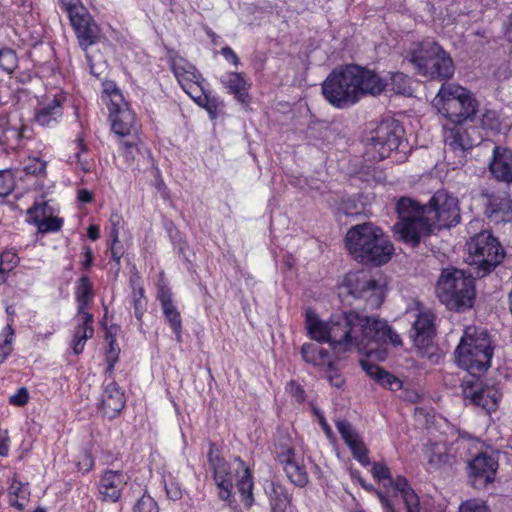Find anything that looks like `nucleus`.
I'll return each instance as SVG.
<instances>
[{"label":"nucleus","mask_w":512,"mask_h":512,"mask_svg":"<svg viewBox=\"0 0 512 512\" xmlns=\"http://www.w3.org/2000/svg\"><path fill=\"white\" fill-rule=\"evenodd\" d=\"M306 328L312 339L329 343L335 353L356 349L370 356L380 344L389 343L394 347L403 344L400 335L386 321L356 311L333 314L322 321L314 311L308 310Z\"/></svg>","instance_id":"nucleus-1"},{"label":"nucleus","mask_w":512,"mask_h":512,"mask_svg":"<svg viewBox=\"0 0 512 512\" xmlns=\"http://www.w3.org/2000/svg\"><path fill=\"white\" fill-rule=\"evenodd\" d=\"M398 221L394 225L399 239L412 246L434 228H450L460 222L458 201L444 190L437 191L428 205H420L408 197H401L396 204Z\"/></svg>","instance_id":"nucleus-2"},{"label":"nucleus","mask_w":512,"mask_h":512,"mask_svg":"<svg viewBox=\"0 0 512 512\" xmlns=\"http://www.w3.org/2000/svg\"><path fill=\"white\" fill-rule=\"evenodd\" d=\"M432 106L447 121L455 124V127L446 129V148L454 153L455 158L466 157L474 143L468 131L458 125L473 120L478 110L477 100L466 88L454 83H443L432 100Z\"/></svg>","instance_id":"nucleus-3"},{"label":"nucleus","mask_w":512,"mask_h":512,"mask_svg":"<svg viewBox=\"0 0 512 512\" xmlns=\"http://www.w3.org/2000/svg\"><path fill=\"white\" fill-rule=\"evenodd\" d=\"M387 84L376 72L358 65L334 69L322 83L324 98L336 108L357 103L364 95H378Z\"/></svg>","instance_id":"nucleus-4"},{"label":"nucleus","mask_w":512,"mask_h":512,"mask_svg":"<svg viewBox=\"0 0 512 512\" xmlns=\"http://www.w3.org/2000/svg\"><path fill=\"white\" fill-rule=\"evenodd\" d=\"M345 246L358 262L376 266L387 263L394 252L382 229L371 222L352 226L346 233Z\"/></svg>","instance_id":"nucleus-5"},{"label":"nucleus","mask_w":512,"mask_h":512,"mask_svg":"<svg viewBox=\"0 0 512 512\" xmlns=\"http://www.w3.org/2000/svg\"><path fill=\"white\" fill-rule=\"evenodd\" d=\"M454 354L457 364L467 370L472 378L486 372L493 356L488 333L476 327H467Z\"/></svg>","instance_id":"nucleus-6"},{"label":"nucleus","mask_w":512,"mask_h":512,"mask_svg":"<svg viewBox=\"0 0 512 512\" xmlns=\"http://www.w3.org/2000/svg\"><path fill=\"white\" fill-rule=\"evenodd\" d=\"M436 294L448 309L466 310L472 307L475 298L474 279L460 269H443L437 281Z\"/></svg>","instance_id":"nucleus-7"},{"label":"nucleus","mask_w":512,"mask_h":512,"mask_svg":"<svg viewBox=\"0 0 512 512\" xmlns=\"http://www.w3.org/2000/svg\"><path fill=\"white\" fill-rule=\"evenodd\" d=\"M467 248V263L475 266L478 277L490 273L504 257V250L499 241L488 231L473 236L467 243Z\"/></svg>","instance_id":"nucleus-8"},{"label":"nucleus","mask_w":512,"mask_h":512,"mask_svg":"<svg viewBox=\"0 0 512 512\" xmlns=\"http://www.w3.org/2000/svg\"><path fill=\"white\" fill-rule=\"evenodd\" d=\"M342 294L362 299L370 309L381 306L385 297L386 285L382 278H375L369 272H349L340 286Z\"/></svg>","instance_id":"nucleus-9"},{"label":"nucleus","mask_w":512,"mask_h":512,"mask_svg":"<svg viewBox=\"0 0 512 512\" xmlns=\"http://www.w3.org/2000/svg\"><path fill=\"white\" fill-rule=\"evenodd\" d=\"M404 129L393 118L382 120L374 129L371 142L366 148V160H386L397 153Z\"/></svg>","instance_id":"nucleus-10"},{"label":"nucleus","mask_w":512,"mask_h":512,"mask_svg":"<svg viewBox=\"0 0 512 512\" xmlns=\"http://www.w3.org/2000/svg\"><path fill=\"white\" fill-rule=\"evenodd\" d=\"M416 311V319L412 325L414 345L421 358L427 359L431 363H438L442 355L433 344L436 334L435 315L420 303H416Z\"/></svg>","instance_id":"nucleus-11"},{"label":"nucleus","mask_w":512,"mask_h":512,"mask_svg":"<svg viewBox=\"0 0 512 512\" xmlns=\"http://www.w3.org/2000/svg\"><path fill=\"white\" fill-rule=\"evenodd\" d=\"M466 404L480 407L490 413L498 408L502 393L494 386H483L476 378L464 380L461 384Z\"/></svg>","instance_id":"nucleus-12"},{"label":"nucleus","mask_w":512,"mask_h":512,"mask_svg":"<svg viewBox=\"0 0 512 512\" xmlns=\"http://www.w3.org/2000/svg\"><path fill=\"white\" fill-rule=\"evenodd\" d=\"M68 16L79 46L83 50H87L100 40L101 30L85 6H77Z\"/></svg>","instance_id":"nucleus-13"},{"label":"nucleus","mask_w":512,"mask_h":512,"mask_svg":"<svg viewBox=\"0 0 512 512\" xmlns=\"http://www.w3.org/2000/svg\"><path fill=\"white\" fill-rule=\"evenodd\" d=\"M497 468L498 462L493 456L480 453L469 462L468 473L475 487H484L494 481Z\"/></svg>","instance_id":"nucleus-14"},{"label":"nucleus","mask_w":512,"mask_h":512,"mask_svg":"<svg viewBox=\"0 0 512 512\" xmlns=\"http://www.w3.org/2000/svg\"><path fill=\"white\" fill-rule=\"evenodd\" d=\"M128 477L120 470H105L99 480L98 492L101 500L115 503L121 498Z\"/></svg>","instance_id":"nucleus-15"},{"label":"nucleus","mask_w":512,"mask_h":512,"mask_svg":"<svg viewBox=\"0 0 512 512\" xmlns=\"http://www.w3.org/2000/svg\"><path fill=\"white\" fill-rule=\"evenodd\" d=\"M208 461L210 468L213 471L216 485L220 490L219 497L222 500L229 499L233 487L232 472L228 463L218 455L217 451L214 450L213 445L208 452Z\"/></svg>","instance_id":"nucleus-16"},{"label":"nucleus","mask_w":512,"mask_h":512,"mask_svg":"<svg viewBox=\"0 0 512 512\" xmlns=\"http://www.w3.org/2000/svg\"><path fill=\"white\" fill-rule=\"evenodd\" d=\"M336 428L346 445L351 450L353 457L363 466L369 465L370 460L368 458V450L362 438L355 431L352 425L346 420H338L336 422Z\"/></svg>","instance_id":"nucleus-17"},{"label":"nucleus","mask_w":512,"mask_h":512,"mask_svg":"<svg viewBox=\"0 0 512 512\" xmlns=\"http://www.w3.org/2000/svg\"><path fill=\"white\" fill-rule=\"evenodd\" d=\"M108 109L111 127L115 134L125 137L130 136L132 132H136L135 115L125 101L122 105H113L108 107Z\"/></svg>","instance_id":"nucleus-18"},{"label":"nucleus","mask_w":512,"mask_h":512,"mask_svg":"<svg viewBox=\"0 0 512 512\" xmlns=\"http://www.w3.org/2000/svg\"><path fill=\"white\" fill-rule=\"evenodd\" d=\"M440 45L432 40L414 43L409 50L408 59L419 74L428 72V65L436 53L440 52Z\"/></svg>","instance_id":"nucleus-19"},{"label":"nucleus","mask_w":512,"mask_h":512,"mask_svg":"<svg viewBox=\"0 0 512 512\" xmlns=\"http://www.w3.org/2000/svg\"><path fill=\"white\" fill-rule=\"evenodd\" d=\"M372 476L387 490H393L401 494L402 498L406 493L414 491L408 480L403 476L392 477L390 469L381 462H374L371 468Z\"/></svg>","instance_id":"nucleus-20"},{"label":"nucleus","mask_w":512,"mask_h":512,"mask_svg":"<svg viewBox=\"0 0 512 512\" xmlns=\"http://www.w3.org/2000/svg\"><path fill=\"white\" fill-rule=\"evenodd\" d=\"M73 320L76 325L73 331L71 348L74 354L79 355L83 352L88 339L93 337V315L91 313H77Z\"/></svg>","instance_id":"nucleus-21"},{"label":"nucleus","mask_w":512,"mask_h":512,"mask_svg":"<svg viewBox=\"0 0 512 512\" xmlns=\"http://www.w3.org/2000/svg\"><path fill=\"white\" fill-rule=\"evenodd\" d=\"M125 407L124 393L115 382L108 383L101 396L100 409L108 419L115 418Z\"/></svg>","instance_id":"nucleus-22"},{"label":"nucleus","mask_w":512,"mask_h":512,"mask_svg":"<svg viewBox=\"0 0 512 512\" xmlns=\"http://www.w3.org/2000/svg\"><path fill=\"white\" fill-rule=\"evenodd\" d=\"M158 300L161 304L162 312L176 335V339L178 341L181 340V332H182V320L180 312L175 307L172 300V293L169 290L161 288L158 292Z\"/></svg>","instance_id":"nucleus-23"},{"label":"nucleus","mask_w":512,"mask_h":512,"mask_svg":"<svg viewBox=\"0 0 512 512\" xmlns=\"http://www.w3.org/2000/svg\"><path fill=\"white\" fill-rule=\"evenodd\" d=\"M427 70L428 72L422 74L423 76H429L432 79L438 80L449 79L454 74L453 60L449 54L440 47V52L434 55Z\"/></svg>","instance_id":"nucleus-24"},{"label":"nucleus","mask_w":512,"mask_h":512,"mask_svg":"<svg viewBox=\"0 0 512 512\" xmlns=\"http://www.w3.org/2000/svg\"><path fill=\"white\" fill-rule=\"evenodd\" d=\"M63 97L54 96L47 103L39 104L35 111V121L41 126H49L62 115Z\"/></svg>","instance_id":"nucleus-25"},{"label":"nucleus","mask_w":512,"mask_h":512,"mask_svg":"<svg viewBox=\"0 0 512 512\" xmlns=\"http://www.w3.org/2000/svg\"><path fill=\"white\" fill-rule=\"evenodd\" d=\"M173 70L183 89L192 96V90L199 88L200 80H202L201 74L190 64L187 66L175 64Z\"/></svg>","instance_id":"nucleus-26"},{"label":"nucleus","mask_w":512,"mask_h":512,"mask_svg":"<svg viewBox=\"0 0 512 512\" xmlns=\"http://www.w3.org/2000/svg\"><path fill=\"white\" fill-rule=\"evenodd\" d=\"M361 365L366 373L370 377L374 378L384 388H388L393 391H397L401 388L402 382L397 377L383 370L378 365L369 363L367 361H361Z\"/></svg>","instance_id":"nucleus-27"},{"label":"nucleus","mask_w":512,"mask_h":512,"mask_svg":"<svg viewBox=\"0 0 512 512\" xmlns=\"http://www.w3.org/2000/svg\"><path fill=\"white\" fill-rule=\"evenodd\" d=\"M300 354L306 363L321 369L325 367L326 364H330V361L332 360L329 353L319 344L315 343L303 344Z\"/></svg>","instance_id":"nucleus-28"},{"label":"nucleus","mask_w":512,"mask_h":512,"mask_svg":"<svg viewBox=\"0 0 512 512\" xmlns=\"http://www.w3.org/2000/svg\"><path fill=\"white\" fill-rule=\"evenodd\" d=\"M221 83L229 90L231 94H234L239 102L247 103V82L243 78L242 74L237 72L227 73L221 77Z\"/></svg>","instance_id":"nucleus-29"},{"label":"nucleus","mask_w":512,"mask_h":512,"mask_svg":"<svg viewBox=\"0 0 512 512\" xmlns=\"http://www.w3.org/2000/svg\"><path fill=\"white\" fill-rule=\"evenodd\" d=\"M237 467L243 469V475L237 482L238 490L242 496V500L247 508H250L254 503L253 498V480L252 475L248 467L245 466L244 462L237 458Z\"/></svg>","instance_id":"nucleus-30"},{"label":"nucleus","mask_w":512,"mask_h":512,"mask_svg":"<svg viewBox=\"0 0 512 512\" xmlns=\"http://www.w3.org/2000/svg\"><path fill=\"white\" fill-rule=\"evenodd\" d=\"M75 299L78 303L77 313H89L87 308L93 299V292L88 276L79 278L75 287Z\"/></svg>","instance_id":"nucleus-31"},{"label":"nucleus","mask_w":512,"mask_h":512,"mask_svg":"<svg viewBox=\"0 0 512 512\" xmlns=\"http://www.w3.org/2000/svg\"><path fill=\"white\" fill-rule=\"evenodd\" d=\"M8 497L11 506L18 510L24 509L29 498L27 485L13 478L8 488Z\"/></svg>","instance_id":"nucleus-32"},{"label":"nucleus","mask_w":512,"mask_h":512,"mask_svg":"<svg viewBox=\"0 0 512 512\" xmlns=\"http://www.w3.org/2000/svg\"><path fill=\"white\" fill-rule=\"evenodd\" d=\"M120 145L124 150L123 157L126 159L136 160L151 157L150 151L136 137H132L131 141H121Z\"/></svg>","instance_id":"nucleus-33"},{"label":"nucleus","mask_w":512,"mask_h":512,"mask_svg":"<svg viewBox=\"0 0 512 512\" xmlns=\"http://www.w3.org/2000/svg\"><path fill=\"white\" fill-rule=\"evenodd\" d=\"M53 212L54 209L48 204V201L37 200L30 208L27 209L26 222L35 226L43 219L51 216Z\"/></svg>","instance_id":"nucleus-34"},{"label":"nucleus","mask_w":512,"mask_h":512,"mask_svg":"<svg viewBox=\"0 0 512 512\" xmlns=\"http://www.w3.org/2000/svg\"><path fill=\"white\" fill-rule=\"evenodd\" d=\"M2 341L0 342V364L4 363L6 359L12 354L15 340V331L11 323H8L0 333Z\"/></svg>","instance_id":"nucleus-35"},{"label":"nucleus","mask_w":512,"mask_h":512,"mask_svg":"<svg viewBox=\"0 0 512 512\" xmlns=\"http://www.w3.org/2000/svg\"><path fill=\"white\" fill-rule=\"evenodd\" d=\"M351 477L354 480H356L361 485V487L364 488L365 490H367L369 492H374L377 495V497H378L380 503L382 504V506L385 508L386 512H396V510L393 507V504H392L391 500L389 499V497L385 493L375 489L372 485L368 484L362 478V476H361L359 471H357V470L351 471Z\"/></svg>","instance_id":"nucleus-36"},{"label":"nucleus","mask_w":512,"mask_h":512,"mask_svg":"<svg viewBox=\"0 0 512 512\" xmlns=\"http://www.w3.org/2000/svg\"><path fill=\"white\" fill-rule=\"evenodd\" d=\"M384 82L387 84V86L391 87V90H393L397 94H411V86H410V79L403 73L395 72L392 73L390 76V83H387L386 80Z\"/></svg>","instance_id":"nucleus-37"},{"label":"nucleus","mask_w":512,"mask_h":512,"mask_svg":"<svg viewBox=\"0 0 512 512\" xmlns=\"http://www.w3.org/2000/svg\"><path fill=\"white\" fill-rule=\"evenodd\" d=\"M489 170L496 180L512 183V162H489Z\"/></svg>","instance_id":"nucleus-38"},{"label":"nucleus","mask_w":512,"mask_h":512,"mask_svg":"<svg viewBox=\"0 0 512 512\" xmlns=\"http://www.w3.org/2000/svg\"><path fill=\"white\" fill-rule=\"evenodd\" d=\"M289 480L299 487H304L309 481L308 474L306 472L303 460H300L297 464L287 468L285 472Z\"/></svg>","instance_id":"nucleus-39"},{"label":"nucleus","mask_w":512,"mask_h":512,"mask_svg":"<svg viewBox=\"0 0 512 512\" xmlns=\"http://www.w3.org/2000/svg\"><path fill=\"white\" fill-rule=\"evenodd\" d=\"M18 67V57L15 50L11 48L0 49V68L11 74Z\"/></svg>","instance_id":"nucleus-40"},{"label":"nucleus","mask_w":512,"mask_h":512,"mask_svg":"<svg viewBox=\"0 0 512 512\" xmlns=\"http://www.w3.org/2000/svg\"><path fill=\"white\" fill-rule=\"evenodd\" d=\"M300 460H302V458L296 455L292 447L282 446L280 450L277 451V461L282 466L284 472L287 471V468L297 464Z\"/></svg>","instance_id":"nucleus-41"},{"label":"nucleus","mask_w":512,"mask_h":512,"mask_svg":"<svg viewBox=\"0 0 512 512\" xmlns=\"http://www.w3.org/2000/svg\"><path fill=\"white\" fill-rule=\"evenodd\" d=\"M63 222V219L57 217L55 215V212H53L51 216H48L47 218L43 219L41 222L35 225V227L37 228V231L42 234L56 233L61 230Z\"/></svg>","instance_id":"nucleus-42"},{"label":"nucleus","mask_w":512,"mask_h":512,"mask_svg":"<svg viewBox=\"0 0 512 512\" xmlns=\"http://www.w3.org/2000/svg\"><path fill=\"white\" fill-rule=\"evenodd\" d=\"M132 305L137 320L141 322L143 314L147 308V300L144 296L143 289L141 287H133Z\"/></svg>","instance_id":"nucleus-43"},{"label":"nucleus","mask_w":512,"mask_h":512,"mask_svg":"<svg viewBox=\"0 0 512 512\" xmlns=\"http://www.w3.org/2000/svg\"><path fill=\"white\" fill-rule=\"evenodd\" d=\"M15 187V176L11 169L0 170V197L8 196Z\"/></svg>","instance_id":"nucleus-44"},{"label":"nucleus","mask_w":512,"mask_h":512,"mask_svg":"<svg viewBox=\"0 0 512 512\" xmlns=\"http://www.w3.org/2000/svg\"><path fill=\"white\" fill-rule=\"evenodd\" d=\"M326 373V378L329 383L336 388H341L345 384V379L343 375L340 373L339 369L336 367V364L333 360L330 361V364H326L325 367L322 368Z\"/></svg>","instance_id":"nucleus-45"},{"label":"nucleus","mask_w":512,"mask_h":512,"mask_svg":"<svg viewBox=\"0 0 512 512\" xmlns=\"http://www.w3.org/2000/svg\"><path fill=\"white\" fill-rule=\"evenodd\" d=\"M326 373V378L329 383L336 388H341L345 384V379L343 375L340 373L339 369L336 367V364L333 360L330 361V364H326L325 367L322 368Z\"/></svg>","instance_id":"nucleus-46"},{"label":"nucleus","mask_w":512,"mask_h":512,"mask_svg":"<svg viewBox=\"0 0 512 512\" xmlns=\"http://www.w3.org/2000/svg\"><path fill=\"white\" fill-rule=\"evenodd\" d=\"M104 93L107 95V106H119L122 105L124 100L120 90L116 87L113 82L104 84Z\"/></svg>","instance_id":"nucleus-47"},{"label":"nucleus","mask_w":512,"mask_h":512,"mask_svg":"<svg viewBox=\"0 0 512 512\" xmlns=\"http://www.w3.org/2000/svg\"><path fill=\"white\" fill-rule=\"evenodd\" d=\"M196 103L205 108L210 114L211 118L217 116L219 101L215 97H210L207 94H203L197 97L192 96Z\"/></svg>","instance_id":"nucleus-48"},{"label":"nucleus","mask_w":512,"mask_h":512,"mask_svg":"<svg viewBox=\"0 0 512 512\" xmlns=\"http://www.w3.org/2000/svg\"><path fill=\"white\" fill-rule=\"evenodd\" d=\"M20 262L14 249H7L0 254V267L2 270H13Z\"/></svg>","instance_id":"nucleus-49"},{"label":"nucleus","mask_w":512,"mask_h":512,"mask_svg":"<svg viewBox=\"0 0 512 512\" xmlns=\"http://www.w3.org/2000/svg\"><path fill=\"white\" fill-rule=\"evenodd\" d=\"M458 512H491L486 502L481 499H469L461 503Z\"/></svg>","instance_id":"nucleus-50"},{"label":"nucleus","mask_w":512,"mask_h":512,"mask_svg":"<svg viewBox=\"0 0 512 512\" xmlns=\"http://www.w3.org/2000/svg\"><path fill=\"white\" fill-rule=\"evenodd\" d=\"M133 512H159L156 501L149 495L144 494L134 506Z\"/></svg>","instance_id":"nucleus-51"},{"label":"nucleus","mask_w":512,"mask_h":512,"mask_svg":"<svg viewBox=\"0 0 512 512\" xmlns=\"http://www.w3.org/2000/svg\"><path fill=\"white\" fill-rule=\"evenodd\" d=\"M119 353H120V349L116 344V339L111 338L110 343H109V348L106 353V360L108 363L109 370H112L114 368V365L118 360Z\"/></svg>","instance_id":"nucleus-52"},{"label":"nucleus","mask_w":512,"mask_h":512,"mask_svg":"<svg viewBox=\"0 0 512 512\" xmlns=\"http://www.w3.org/2000/svg\"><path fill=\"white\" fill-rule=\"evenodd\" d=\"M402 499L407 512H420V500L415 491L406 493Z\"/></svg>","instance_id":"nucleus-53"},{"label":"nucleus","mask_w":512,"mask_h":512,"mask_svg":"<svg viewBox=\"0 0 512 512\" xmlns=\"http://www.w3.org/2000/svg\"><path fill=\"white\" fill-rule=\"evenodd\" d=\"M29 400V393L28 390L25 387H21L18 389V391L10 396L9 402L12 405L15 406H24Z\"/></svg>","instance_id":"nucleus-54"},{"label":"nucleus","mask_w":512,"mask_h":512,"mask_svg":"<svg viewBox=\"0 0 512 512\" xmlns=\"http://www.w3.org/2000/svg\"><path fill=\"white\" fill-rule=\"evenodd\" d=\"M288 499L286 495L280 494L275 498H271L272 512H285L287 507Z\"/></svg>","instance_id":"nucleus-55"},{"label":"nucleus","mask_w":512,"mask_h":512,"mask_svg":"<svg viewBox=\"0 0 512 512\" xmlns=\"http://www.w3.org/2000/svg\"><path fill=\"white\" fill-rule=\"evenodd\" d=\"M287 390L295 398L297 402L304 401L305 392L300 384L296 383L295 381H291L287 385Z\"/></svg>","instance_id":"nucleus-56"},{"label":"nucleus","mask_w":512,"mask_h":512,"mask_svg":"<svg viewBox=\"0 0 512 512\" xmlns=\"http://www.w3.org/2000/svg\"><path fill=\"white\" fill-rule=\"evenodd\" d=\"M492 160H512V151L502 146H494Z\"/></svg>","instance_id":"nucleus-57"},{"label":"nucleus","mask_w":512,"mask_h":512,"mask_svg":"<svg viewBox=\"0 0 512 512\" xmlns=\"http://www.w3.org/2000/svg\"><path fill=\"white\" fill-rule=\"evenodd\" d=\"M26 174L41 175L46 172V162H33L24 168Z\"/></svg>","instance_id":"nucleus-58"},{"label":"nucleus","mask_w":512,"mask_h":512,"mask_svg":"<svg viewBox=\"0 0 512 512\" xmlns=\"http://www.w3.org/2000/svg\"><path fill=\"white\" fill-rule=\"evenodd\" d=\"M166 493L167 496L172 500H178L182 496V491L178 484L171 482L169 485H166Z\"/></svg>","instance_id":"nucleus-59"},{"label":"nucleus","mask_w":512,"mask_h":512,"mask_svg":"<svg viewBox=\"0 0 512 512\" xmlns=\"http://www.w3.org/2000/svg\"><path fill=\"white\" fill-rule=\"evenodd\" d=\"M83 257L84 259L81 262L82 268L88 270L91 267L94 258L93 250L91 247H84Z\"/></svg>","instance_id":"nucleus-60"},{"label":"nucleus","mask_w":512,"mask_h":512,"mask_svg":"<svg viewBox=\"0 0 512 512\" xmlns=\"http://www.w3.org/2000/svg\"><path fill=\"white\" fill-rule=\"evenodd\" d=\"M221 54L225 57L226 60L232 62V64L237 67L240 64V60L235 52L228 46L223 47L221 49Z\"/></svg>","instance_id":"nucleus-61"},{"label":"nucleus","mask_w":512,"mask_h":512,"mask_svg":"<svg viewBox=\"0 0 512 512\" xmlns=\"http://www.w3.org/2000/svg\"><path fill=\"white\" fill-rule=\"evenodd\" d=\"M72 145L74 150V157L79 160L81 158V155L87 152V147L83 143V139L80 137L77 138Z\"/></svg>","instance_id":"nucleus-62"},{"label":"nucleus","mask_w":512,"mask_h":512,"mask_svg":"<svg viewBox=\"0 0 512 512\" xmlns=\"http://www.w3.org/2000/svg\"><path fill=\"white\" fill-rule=\"evenodd\" d=\"M77 199L82 203H90L93 201V194L86 189H80L77 193Z\"/></svg>","instance_id":"nucleus-63"},{"label":"nucleus","mask_w":512,"mask_h":512,"mask_svg":"<svg viewBox=\"0 0 512 512\" xmlns=\"http://www.w3.org/2000/svg\"><path fill=\"white\" fill-rule=\"evenodd\" d=\"M87 236L90 240L96 241L100 237V229L97 225H90L87 229Z\"/></svg>","instance_id":"nucleus-64"}]
</instances>
